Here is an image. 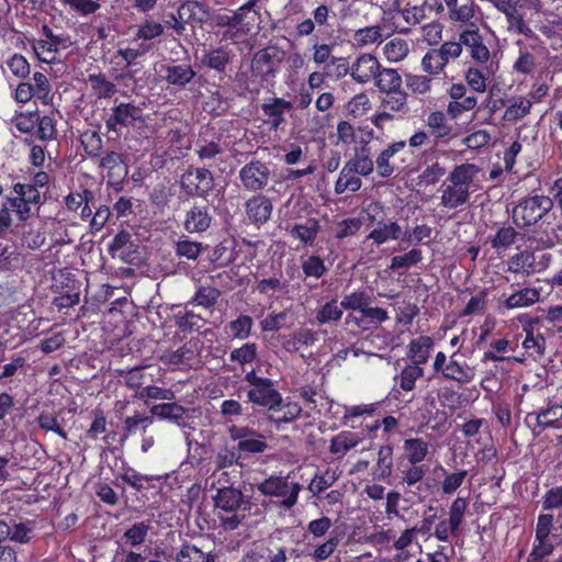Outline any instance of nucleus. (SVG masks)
I'll list each match as a JSON object with an SVG mask.
<instances>
[{"label":"nucleus","instance_id":"nucleus-33","mask_svg":"<svg viewBox=\"0 0 562 562\" xmlns=\"http://www.w3.org/2000/svg\"><path fill=\"white\" fill-rule=\"evenodd\" d=\"M374 86L381 93L396 92L403 89V78L397 69L394 68H380L374 81Z\"/></svg>","mask_w":562,"mask_h":562},{"label":"nucleus","instance_id":"nucleus-23","mask_svg":"<svg viewBox=\"0 0 562 562\" xmlns=\"http://www.w3.org/2000/svg\"><path fill=\"white\" fill-rule=\"evenodd\" d=\"M212 223L210 205L194 204L186 214L183 226L189 233H203Z\"/></svg>","mask_w":562,"mask_h":562},{"label":"nucleus","instance_id":"nucleus-32","mask_svg":"<svg viewBox=\"0 0 562 562\" xmlns=\"http://www.w3.org/2000/svg\"><path fill=\"white\" fill-rule=\"evenodd\" d=\"M132 247H135V245L132 243L131 234L121 229L110 241L108 252L112 258L119 256L124 262L133 263L132 251L130 250Z\"/></svg>","mask_w":562,"mask_h":562},{"label":"nucleus","instance_id":"nucleus-43","mask_svg":"<svg viewBox=\"0 0 562 562\" xmlns=\"http://www.w3.org/2000/svg\"><path fill=\"white\" fill-rule=\"evenodd\" d=\"M392 471L393 447L391 445H383L379 448L373 474L378 480L385 481L391 477Z\"/></svg>","mask_w":562,"mask_h":562},{"label":"nucleus","instance_id":"nucleus-36","mask_svg":"<svg viewBox=\"0 0 562 562\" xmlns=\"http://www.w3.org/2000/svg\"><path fill=\"white\" fill-rule=\"evenodd\" d=\"M457 352H453L448 361L447 367L441 373L446 380L454 381L459 384L470 383L474 378L473 370L467 366V363L461 364L458 362L454 357Z\"/></svg>","mask_w":562,"mask_h":562},{"label":"nucleus","instance_id":"nucleus-22","mask_svg":"<svg viewBox=\"0 0 562 562\" xmlns=\"http://www.w3.org/2000/svg\"><path fill=\"white\" fill-rule=\"evenodd\" d=\"M540 321L538 317L530 319L524 325L526 337L522 341V348L531 357H541L546 352V338L539 331Z\"/></svg>","mask_w":562,"mask_h":562},{"label":"nucleus","instance_id":"nucleus-15","mask_svg":"<svg viewBox=\"0 0 562 562\" xmlns=\"http://www.w3.org/2000/svg\"><path fill=\"white\" fill-rule=\"evenodd\" d=\"M458 43H461V47L465 46L469 49L471 58L476 63L485 64L488 61L491 57L490 49L484 44L475 23L467 24L465 29L459 34Z\"/></svg>","mask_w":562,"mask_h":562},{"label":"nucleus","instance_id":"nucleus-46","mask_svg":"<svg viewBox=\"0 0 562 562\" xmlns=\"http://www.w3.org/2000/svg\"><path fill=\"white\" fill-rule=\"evenodd\" d=\"M150 414L159 419H168L179 425L183 420L186 409L176 402H169L153 405Z\"/></svg>","mask_w":562,"mask_h":562},{"label":"nucleus","instance_id":"nucleus-50","mask_svg":"<svg viewBox=\"0 0 562 562\" xmlns=\"http://www.w3.org/2000/svg\"><path fill=\"white\" fill-rule=\"evenodd\" d=\"M176 326L183 333L199 331L204 325V319L192 311H178L173 315Z\"/></svg>","mask_w":562,"mask_h":562},{"label":"nucleus","instance_id":"nucleus-52","mask_svg":"<svg viewBox=\"0 0 562 562\" xmlns=\"http://www.w3.org/2000/svg\"><path fill=\"white\" fill-rule=\"evenodd\" d=\"M38 124H36L34 137L42 142H48L56 137V119L54 112L41 115L38 113Z\"/></svg>","mask_w":562,"mask_h":562},{"label":"nucleus","instance_id":"nucleus-64","mask_svg":"<svg viewBox=\"0 0 562 562\" xmlns=\"http://www.w3.org/2000/svg\"><path fill=\"white\" fill-rule=\"evenodd\" d=\"M371 303V296L366 291H353L344 296L340 306L345 310L362 311Z\"/></svg>","mask_w":562,"mask_h":562},{"label":"nucleus","instance_id":"nucleus-8","mask_svg":"<svg viewBox=\"0 0 562 562\" xmlns=\"http://www.w3.org/2000/svg\"><path fill=\"white\" fill-rule=\"evenodd\" d=\"M98 167L106 172V184L115 191L123 189V182L128 175L126 156L115 151H105L98 161Z\"/></svg>","mask_w":562,"mask_h":562},{"label":"nucleus","instance_id":"nucleus-62","mask_svg":"<svg viewBox=\"0 0 562 562\" xmlns=\"http://www.w3.org/2000/svg\"><path fill=\"white\" fill-rule=\"evenodd\" d=\"M269 178L268 167L260 161H251L248 164V187L252 189H261L267 184Z\"/></svg>","mask_w":562,"mask_h":562},{"label":"nucleus","instance_id":"nucleus-20","mask_svg":"<svg viewBox=\"0 0 562 562\" xmlns=\"http://www.w3.org/2000/svg\"><path fill=\"white\" fill-rule=\"evenodd\" d=\"M541 270L542 268L536 261L535 252L529 249L518 251L507 260V271L524 278H528Z\"/></svg>","mask_w":562,"mask_h":562},{"label":"nucleus","instance_id":"nucleus-56","mask_svg":"<svg viewBox=\"0 0 562 562\" xmlns=\"http://www.w3.org/2000/svg\"><path fill=\"white\" fill-rule=\"evenodd\" d=\"M383 30L384 27L382 24L359 29L353 34V41L356 45L360 47L375 43H381L383 40Z\"/></svg>","mask_w":562,"mask_h":562},{"label":"nucleus","instance_id":"nucleus-57","mask_svg":"<svg viewBox=\"0 0 562 562\" xmlns=\"http://www.w3.org/2000/svg\"><path fill=\"white\" fill-rule=\"evenodd\" d=\"M409 53L408 43L400 37L390 40L383 46V54L391 63L402 61Z\"/></svg>","mask_w":562,"mask_h":562},{"label":"nucleus","instance_id":"nucleus-59","mask_svg":"<svg viewBox=\"0 0 562 562\" xmlns=\"http://www.w3.org/2000/svg\"><path fill=\"white\" fill-rule=\"evenodd\" d=\"M7 68L18 79L24 80L31 74V65L29 60L19 53L10 55L4 61Z\"/></svg>","mask_w":562,"mask_h":562},{"label":"nucleus","instance_id":"nucleus-42","mask_svg":"<svg viewBox=\"0 0 562 562\" xmlns=\"http://www.w3.org/2000/svg\"><path fill=\"white\" fill-rule=\"evenodd\" d=\"M397 470L401 482L408 487L422 482L427 473V468L424 464L409 463L408 461L406 463L403 461L398 462Z\"/></svg>","mask_w":562,"mask_h":562},{"label":"nucleus","instance_id":"nucleus-44","mask_svg":"<svg viewBox=\"0 0 562 562\" xmlns=\"http://www.w3.org/2000/svg\"><path fill=\"white\" fill-rule=\"evenodd\" d=\"M272 211V204L263 195H257L248 200V217L255 223L261 224L269 220Z\"/></svg>","mask_w":562,"mask_h":562},{"label":"nucleus","instance_id":"nucleus-21","mask_svg":"<svg viewBox=\"0 0 562 562\" xmlns=\"http://www.w3.org/2000/svg\"><path fill=\"white\" fill-rule=\"evenodd\" d=\"M291 108V103L281 98H273L261 106V119L265 128L269 132L277 131L284 122V113Z\"/></svg>","mask_w":562,"mask_h":562},{"label":"nucleus","instance_id":"nucleus-60","mask_svg":"<svg viewBox=\"0 0 562 562\" xmlns=\"http://www.w3.org/2000/svg\"><path fill=\"white\" fill-rule=\"evenodd\" d=\"M35 522L33 520H25L13 526L8 524L9 535L8 540L19 542V543H27L31 540V535L34 531Z\"/></svg>","mask_w":562,"mask_h":562},{"label":"nucleus","instance_id":"nucleus-41","mask_svg":"<svg viewBox=\"0 0 562 562\" xmlns=\"http://www.w3.org/2000/svg\"><path fill=\"white\" fill-rule=\"evenodd\" d=\"M406 460L409 463H422L429 453V442L423 438H408L403 442Z\"/></svg>","mask_w":562,"mask_h":562},{"label":"nucleus","instance_id":"nucleus-51","mask_svg":"<svg viewBox=\"0 0 562 562\" xmlns=\"http://www.w3.org/2000/svg\"><path fill=\"white\" fill-rule=\"evenodd\" d=\"M32 88L34 90L35 98L44 105L53 103L54 93L52 91V85L47 76L43 72L35 71L33 74Z\"/></svg>","mask_w":562,"mask_h":562},{"label":"nucleus","instance_id":"nucleus-1","mask_svg":"<svg viewBox=\"0 0 562 562\" xmlns=\"http://www.w3.org/2000/svg\"><path fill=\"white\" fill-rule=\"evenodd\" d=\"M482 168L473 162L456 165L440 186V205L454 210L467 204L480 188Z\"/></svg>","mask_w":562,"mask_h":562},{"label":"nucleus","instance_id":"nucleus-47","mask_svg":"<svg viewBox=\"0 0 562 562\" xmlns=\"http://www.w3.org/2000/svg\"><path fill=\"white\" fill-rule=\"evenodd\" d=\"M179 19L186 27L187 24L202 23L204 18L200 14L205 13L204 4L199 1H184L177 10Z\"/></svg>","mask_w":562,"mask_h":562},{"label":"nucleus","instance_id":"nucleus-13","mask_svg":"<svg viewBox=\"0 0 562 562\" xmlns=\"http://www.w3.org/2000/svg\"><path fill=\"white\" fill-rule=\"evenodd\" d=\"M181 189L190 196H204L214 188L212 172L205 168H190L180 179Z\"/></svg>","mask_w":562,"mask_h":562},{"label":"nucleus","instance_id":"nucleus-29","mask_svg":"<svg viewBox=\"0 0 562 562\" xmlns=\"http://www.w3.org/2000/svg\"><path fill=\"white\" fill-rule=\"evenodd\" d=\"M176 562H216V555L212 552H205L195 543L184 541L173 555Z\"/></svg>","mask_w":562,"mask_h":562},{"label":"nucleus","instance_id":"nucleus-37","mask_svg":"<svg viewBox=\"0 0 562 562\" xmlns=\"http://www.w3.org/2000/svg\"><path fill=\"white\" fill-rule=\"evenodd\" d=\"M270 412L269 418L276 424L291 423L301 415L302 407L297 402L283 401L280 396V403L271 407Z\"/></svg>","mask_w":562,"mask_h":562},{"label":"nucleus","instance_id":"nucleus-40","mask_svg":"<svg viewBox=\"0 0 562 562\" xmlns=\"http://www.w3.org/2000/svg\"><path fill=\"white\" fill-rule=\"evenodd\" d=\"M321 229L318 220L307 218L304 224H295L290 229V235L299 239L304 246H312L317 237Z\"/></svg>","mask_w":562,"mask_h":562},{"label":"nucleus","instance_id":"nucleus-11","mask_svg":"<svg viewBox=\"0 0 562 562\" xmlns=\"http://www.w3.org/2000/svg\"><path fill=\"white\" fill-rule=\"evenodd\" d=\"M248 402L266 406L271 409L280 403V393L273 387L270 379H262L256 375L255 370L248 371Z\"/></svg>","mask_w":562,"mask_h":562},{"label":"nucleus","instance_id":"nucleus-24","mask_svg":"<svg viewBox=\"0 0 562 562\" xmlns=\"http://www.w3.org/2000/svg\"><path fill=\"white\" fill-rule=\"evenodd\" d=\"M426 166L416 178L418 187L428 188L437 184L447 173L445 166L438 160H432L427 151L422 156Z\"/></svg>","mask_w":562,"mask_h":562},{"label":"nucleus","instance_id":"nucleus-35","mask_svg":"<svg viewBox=\"0 0 562 562\" xmlns=\"http://www.w3.org/2000/svg\"><path fill=\"white\" fill-rule=\"evenodd\" d=\"M361 442V438L349 430H342L330 439L329 452L339 458L344 457L350 450Z\"/></svg>","mask_w":562,"mask_h":562},{"label":"nucleus","instance_id":"nucleus-18","mask_svg":"<svg viewBox=\"0 0 562 562\" xmlns=\"http://www.w3.org/2000/svg\"><path fill=\"white\" fill-rule=\"evenodd\" d=\"M381 64L379 59L369 53L357 56L351 64V79L360 85H367L374 81Z\"/></svg>","mask_w":562,"mask_h":562},{"label":"nucleus","instance_id":"nucleus-3","mask_svg":"<svg viewBox=\"0 0 562 562\" xmlns=\"http://www.w3.org/2000/svg\"><path fill=\"white\" fill-rule=\"evenodd\" d=\"M425 19V7L413 5L409 1L392 0L382 9L381 23L387 36L398 33L408 35L412 29Z\"/></svg>","mask_w":562,"mask_h":562},{"label":"nucleus","instance_id":"nucleus-45","mask_svg":"<svg viewBox=\"0 0 562 562\" xmlns=\"http://www.w3.org/2000/svg\"><path fill=\"white\" fill-rule=\"evenodd\" d=\"M424 373L422 367L407 364L394 376V382L404 392H412L416 389L417 380L423 378Z\"/></svg>","mask_w":562,"mask_h":562},{"label":"nucleus","instance_id":"nucleus-5","mask_svg":"<svg viewBox=\"0 0 562 562\" xmlns=\"http://www.w3.org/2000/svg\"><path fill=\"white\" fill-rule=\"evenodd\" d=\"M285 58V52L277 46H268L258 50L250 63L251 76L262 87L274 86V78L281 70Z\"/></svg>","mask_w":562,"mask_h":562},{"label":"nucleus","instance_id":"nucleus-14","mask_svg":"<svg viewBox=\"0 0 562 562\" xmlns=\"http://www.w3.org/2000/svg\"><path fill=\"white\" fill-rule=\"evenodd\" d=\"M142 119V109L133 103L121 102L112 108L111 114L105 119L108 132L120 134L123 128H130Z\"/></svg>","mask_w":562,"mask_h":562},{"label":"nucleus","instance_id":"nucleus-54","mask_svg":"<svg viewBox=\"0 0 562 562\" xmlns=\"http://www.w3.org/2000/svg\"><path fill=\"white\" fill-rule=\"evenodd\" d=\"M240 501V492L234 488H222L215 497V506L225 513H233L239 507Z\"/></svg>","mask_w":562,"mask_h":562},{"label":"nucleus","instance_id":"nucleus-38","mask_svg":"<svg viewBox=\"0 0 562 562\" xmlns=\"http://www.w3.org/2000/svg\"><path fill=\"white\" fill-rule=\"evenodd\" d=\"M540 300V292L535 288H524L510 294L504 302L506 310L528 307Z\"/></svg>","mask_w":562,"mask_h":562},{"label":"nucleus","instance_id":"nucleus-7","mask_svg":"<svg viewBox=\"0 0 562 562\" xmlns=\"http://www.w3.org/2000/svg\"><path fill=\"white\" fill-rule=\"evenodd\" d=\"M462 54L461 43L443 42L438 48H430L422 58L423 70L430 76L445 72L450 60H454Z\"/></svg>","mask_w":562,"mask_h":562},{"label":"nucleus","instance_id":"nucleus-19","mask_svg":"<svg viewBox=\"0 0 562 562\" xmlns=\"http://www.w3.org/2000/svg\"><path fill=\"white\" fill-rule=\"evenodd\" d=\"M160 71L162 80L177 89L184 88L196 76L190 64H165L161 65Z\"/></svg>","mask_w":562,"mask_h":562},{"label":"nucleus","instance_id":"nucleus-30","mask_svg":"<svg viewBox=\"0 0 562 562\" xmlns=\"http://www.w3.org/2000/svg\"><path fill=\"white\" fill-rule=\"evenodd\" d=\"M235 53L228 45H222L207 50L202 58V63L210 69H214L217 72H225L227 65L233 61Z\"/></svg>","mask_w":562,"mask_h":562},{"label":"nucleus","instance_id":"nucleus-31","mask_svg":"<svg viewBox=\"0 0 562 562\" xmlns=\"http://www.w3.org/2000/svg\"><path fill=\"white\" fill-rule=\"evenodd\" d=\"M532 102L522 95H513L507 98L506 109L502 115V121L506 123L517 122L528 115L531 111Z\"/></svg>","mask_w":562,"mask_h":562},{"label":"nucleus","instance_id":"nucleus-34","mask_svg":"<svg viewBox=\"0 0 562 562\" xmlns=\"http://www.w3.org/2000/svg\"><path fill=\"white\" fill-rule=\"evenodd\" d=\"M530 415H536L537 426L542 429L562 427V404L549 403L547 407Z\"/></svg>","mask_w":562,"mask_h":562},{"label":"nucleus","instance_id":"nucleus-28","mask_svg":"<svg viewBox=\"0 0 562 562\" xmlns=\"http://www.w3.org/2000/svg\"><path fill=\"white\" fill-rule=\"evenodd\" d=\"M402 235V228L400 224L395 221H380L376 224V227H374L367 238L363 240V244L371 239L374 245L380 246L389 240H396Z\"/></svg>","mask_w":562,"mask_h":562},{"label":"nucleus","instance_id":"nucleus-16","mask_svg":"<svg viewBox=\"0 0 562 562\" xmlns=\"http://www.w3.org/2000/svg\"><path fill=\"white\" fill-rule=\"evenodd\" d=\"M168 476V474H142L133 468H127L120 474V479L126 485L139 493L150 490L159 492Z\"/></svg>","mask_w":562,"mask_h":562},{"label":"nucleus","instance_id":"nucleus-49","mask_svg":"<svg viewBox=\"0 0 562 562\" xmlns=\"http://www.w3.org/2000/svg\"><path fill=\"white\" fill-rule=\"evenodd\" d=\"M469 501L467 497L458 496L449 507V529L452 536H458L463 522Z\"/></svg>","mask_w":562,"mask_h":562},{"label":"nucleus","instance_id":"nucleus-25","mask_svg":"<svg viewBox=\"0 0 562 562\" xmlns=\"http://www.w3.org/2000/svg\"><path fill=\"white\" fill-rule=\"evenodd\" d=\"M169 364L178 366L183 369H198L201 366L200 355L195 345L188 342L166 356Z\"/></svg>","mask_w":562,"mask_h":562},{"label":"nucleus","instance_id":"nucleus-61","mask_svg":"<svg viewBox=\"0 0 562 562\" xmlns=\"http://www.w3.org/2000/svg\"><path fill=\"white\" fill-rule=\"evenodd\" d=\"M38 121V111L21 112L12 120L14 127L23 134L34 136L36 124Z\"/></svg>","mask_w":562,"mask_h":562},{"label":"nucleus","instance_id":"nucleus-39","mask_svg":"<svg viewBox=\"0 0 562 562\" xmlns=\"http://www.w3.org/2000/svg\"><path fill=\"white\" fill-rule=\"evenodd\" d=\"M362 186L360 176L353 170L347 161L340 170L339 177L335 183V192L342 194L346 191L357 192Z\"/></svg>","mask_w":562,"mask_h":562},{"label":"nucleus","instance_id":"nucleus-26","mask_svg":"<svg viewBox=\"0 0 562 562\" xmlns=\"http://www.w3.org/2000/svg\"><path fill=\"white\" fill-rule=\"evenodd\" d=\"M434 345V339L427 335H420L412 339L407 346V357L411 360V364L419 367L425 364L429 359Z\"/></svg>","mask_w":562,"mask_h":562},{"label":"nucleus","instance_id":"nucleus-2","mask_svg":"<svg viewBox=\"0 0 562 562\" xmlns=\"http://www.w3.org/2000/svg\"><path fill=\"white\" fill-rule=\"evenodd\" d=\"M423 146L411 144L407 140H394L378 155L375 159L376 172L382 178L391 177L395 171H413L416 168L415 149Z\"/></svg>","mask_w":562,"mask_h":562},{"label":"nucleus","instance_id":"nucleus-48","mask_svg":"<svg viewBox=\"0 0 562 562\" xmlns=\"http://www.w3.org/2000/svg\"><path fill=\"white\" fill-rule=\"evenodd\" d=\"M88 82L93 95L98 99H110L117 92L115 83L110 81L104 74H90Z\"/></svg>","mask_w":562,"mask_h":562},{"label":"nucleus","instance_id":"nucleus-63","mask_svg":"<svg viewBox=\"0 0 562 562\" xmlns=\"http://www.w3.org/2000/svg\"><path fill=\"white\" fill-rule=\"evenodd\" d=\"M423 260V252L419 248H412L404 255L394 256L391 259L390 269L398 270V269H409L418 265Z\"/></svg>","mask_w":562,"mask_h":562},{"label":"nucleus","instance_id":"nucleus-6","mask_svg":"<svg viewBox=\"0 0 562 562\" xmlns=\"http://www.w3.org/2000/svg\"><path fill=\"white\" fill-rule=\"evenodd\" d=\"M553 200L543 194L521 199L513 210V220L518 227H529L543 220L552 210Z\"/></svg>","mask_w":562,"mask_h":562},{"label":"nucleus","instance_id":"nucleus-58","mask_svg":"<svg viewBox=\"0 0 562 562\" xmlns=\"http://www.w3.org/2000/svg\"><path fill=\"white\" fill-rule=\"evenodd\" d=\"M348 162L359 176L363 177L372 173L375 164L370 157L369 149L364 146L357 150L355 157L349 159Z\"/></svg>","mask_w":562,"mask_h":562},{"label":"nucleus","instance_id":"nucleus-4","mask_svg":"<svg viewBox=\"0 0 562 562\" xmlns=\"http://www.w3.org/2000/svg\"><path fill=\"white\" fill-rule=\"evenodd\" d=\"M424 122L427 131L418 128L411 135L413 146L415 144L447 146L458 136L457 130L450 123L449 115L441 110L430 111Z\"/></svg>","mask_w":562,"mask_h":562},{"label":"nucleus","instance_id":"nucleus-9","mask_svg":"<svg viewBox=\"0 0 562 562\" xmlns=\"http://www.w3.org/2000/svg\"><path fill=\"white\" fill-rule=\"evenodd\" d=\"M15 196H5L7 206L14 209L20 221H26L31 216V205L42 203L41 192L30 183H15L13 186Z\"/></svg>","mask_w":562,"mask_h":562},{"label":"nucleus","instance_id":"nucleus-53","mask_svg":"<svg viewBox=\"0 0 562 562\" xmlns=\"http://www.w3.org/2000/svg\"><path fill=\"white\" fill-rule=\"evenodd\" d=\"M81 145L90 159H99L102 156L103 140L97 131L88 130L80 136Z\"/></svg>","mask_w":562,"mask_h":562},{"label":"nucleus","instance_id":"nucleus-27","mask_svg":"<svg viewBox=\"0 0 562 562\" xmlns=\"http://www.w3.org/2000/svg\"><path fill=\"white\" fill-rule=\"evenodd\" d=\"M518 47V57L513 65V69L517 74L521 75H531L537 67V57L536 50L537 46L527 45L522 40H517L515 42Z\"/></svg>","mask_w":562,"mask_h":562},{"label":"nucleus","instance_id":"nucleus-55","mask_svg":"<svg viewBox=\"0 0 562 562\" xmlns=\"http://www.w3.org/2000/svg\"><path fill=\"white\" fill-rule=\"evenodd\" d=\"M36 58L45 64H54L57 60V48L53 47L49 40H29Z\"/></svg>","mask_w":562,"mask_h":562},{"label":"nucleus","instance_id":"nucleus-17","mask_svg":"<svg viewBox=\"0 0 562 562\" xmlns=\"http://www.w3.org/2000/svg\"><path fill=\"white\" fill-rule=\"evenodd\" d=\"M246 10V4L239 7V11L244 12ZM215 23L217 26H226L223 37L225 40H229L235 45L244 44L246 42V32L243 27H238L241 25L243 13H237L233 11L225 10L216 14Z\"/></svg>","mask_w":562,"mask_h":562},{"label":"nucleus","instance_id":"nucleus-10","mask_svg":"<svg viewBox=\"0 0 562 562\" xmlns=\"http://www.w3.org/2000/svg\"><path fill=\"white\" fill-rule=\"evenodd\" d=\"M492 231L493 233L487 236L486 243L498 257L504 256L514 247L518 248V241L522 240L525 236L507 222L494 223Z\"/></svg>","mask_w":562,"mask_h":562},{"label":"nucleus","instance_id":"nucleus-12","mask_svg":"<svg viewBox=\"0 0 562 562\" xmlns=\"http://www.w3.org/2000/svg\"><path fill=\"white\" fill-rule=\"evenodd\" d=\"M258 491L268 496H283L281 504L285 508H292L299 497L301 485L293 483L291 486L285 477L270 476L257 485Z\"/></svg>","mask_w":562,"mask_h":562}]
</instances>
